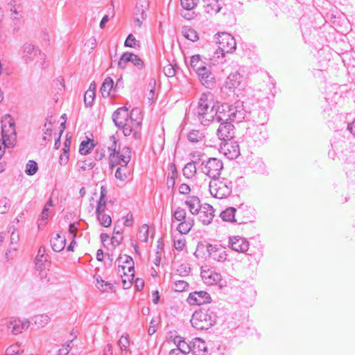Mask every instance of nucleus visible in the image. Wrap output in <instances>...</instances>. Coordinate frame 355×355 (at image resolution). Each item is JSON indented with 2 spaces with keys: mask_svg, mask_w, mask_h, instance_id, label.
<instances>
[{
  "mask_svg": "<svg viewBox=\"0 0 355 355\" xmlns=\"http://www.w3.org/2000/svg\"><path fill=\"white\" fill-rule=\"evenodd\" d=\"M246 112L242 102L236 101L232 105L223 103L216 105L214 121L217 122L236 121L241 122L245 118Z\"/></svg>",
  "mask_w": 355,
  "mask_h": 355,
  "instance_id": "1",
  "label": "nucleus"
},
{
  "mask_svg": "<svg viewBox=\"0 0 355 355\" xmlns=\"http://www.w3.org/2000/svg\"><path fill=\"white\" fill-rule=\"evenodd\" d=\"M216 103L214 101L211 93H203L198 102V106L194 112L198 121L205 126L209 125L214 121Z\"/></svg>",
  "mask_w": 355,
  "mask_h": 355,
  "instance_id": "2",
  "label": "nucleus"
},
{
  "mask_svg": "<svg viewBox=\"0 0 355 355\" xmlns=\"http://www.w3.org/2000/svg\"><path fill=\"white\" fill-rule=\"evenodd\" d=\"M217 308L202 307L196 310L192 315L191 324L197 330H207L214 326L217 322Z\"/></svg>",
  "mask_w": 355,
  "mask_h": 355,
  "instance_id": "3",
  "label": "nucleus"
},
{
  "mask_svg": "<svg viewBox=\"0 0 355 355\" xmlns=\"http://www.w3.org/2000/svg\"><path fill=\"white\" fill-rule=\"evenodd\" d=\"M209 192L211 195L218 199L227 198L232 192L233 184L230 180L218 178L209 182Z\"/></svg>",
  "mask_w": 355,
  "mask_h": 355,
  "instance_id": "4",
  "label": "nucleus"
},
{
  "mask_svg": "<svg viewBox=\"0 0 355 355\" xmlns=\"http://www.w3.org/2000/svg\"><path fill=\"white\" fill-rule=\"evenodd\" d=\"M245 137L248 144L259 146L268 139L269 136L265 126L253 123L247 128Z\"/></svg>",
  "mask_w": 355,
  "mask_h": 355,
  "instance_id": "5",
  "label": "nucleus"
},
{
  "mask_svg": "<svg viewBox=\"0 0 355 355\" xmlns=\"http://www.w3.org/2000/svg\"><path fill=\"white\" fill-rule=\"evenodd\" d=\"M9 119L8 123L1 125L2 139L0 140L1 148L5 152V148L13 147L16 142L15 123L10 115H6L5 120Z\"/></svg>",
  "mask_w": 355,
  "mask_h": 355,
  "instance_id": "6",
  "label": "nucleus"
},
{
  "mask_svg": "<svg viewBox=\"0 0 355 355\" xmlns=\"http://www.w3.org/2000/svg\"><path fill=\"white\" fill-rule=\"evenodd\" d=\"M21 57L26 63L33 62H39L40 64L44 63L45 54L42 53L40 49L31 43H25L22 46Z\"/></svg>",
  "mask_w": 355,
  "mask_h": 355,
  "instance_id": "7",
  "label": "nucleus"
},
{
  "mask_svg": "<svg viewBox=\"0 0 355 355\" xmlns=\"http://www.w3.org/2000/svg\"><path fill=\"white\" fill-rule=\"evenodd\" d=\"M223 168V162L216 157H210L201 163L202 172L213 180L218 178Z\"/></svg>",
  "mask_w": 355,
  "mask_h": 355,
  "instance_id": "8",
  "label": "nucleus"
},
{
  "mask_svg": "<svg viewBox=\"0 0 355 355\" xmlns=\"http://www.w3.org/2000/svg\"><path fill=\"white\" fill-rule=\"evenodd\" d=\"M218 35L216 42L223 55L232 53L236 49V43L233 36L227 33H218Z\"/></svg>",
  "mask_w": 355,
  "mask_h": 355,
  "instance_id": "9",
  "label": "nucleus"
},
{
  "mask_svg": "<svg viewBox=\"0 0 355 355\" xmlns=\"http://www.w3.org/2000/svg\"><path fill=\"white\" fill-rule=\"evenodd\" d=\"M200 83L208 89H213L216 85V78L211 71V67L208 66L205 69H201L198 73H196Z\"/></svg>",
  "mask_w": 355,
  "mask_h": 355,
  "instance_id": "10",
  "label": "nucleus"
},
{
  "mask_svg": "<svg viewBox=\"0 0 355 355\" xmlns=\"http://www.w3.org/2000/svg\"><path fill=\"white\" fill-rule=\"evenodd\" d=\"M130 123H126L124 126L117 127L123 130V135L127 137L132 134L133 137L138 140L141 137V121H137L130 117Z\"/></svg>",
  "mask_w": 355,
  "mask_h": 355,
  "instance_id": "11",
  "label": "nucleus"
},
{
  "mask_svg": "<svg viewBox=\"0 0 355 355\" xmlns=\"http://www.w3.org/2000/svg\"><path fill=\"white\" fill-rule=\"evenodd\" d=\"M207 250L212 259L218 262H225L227 259L225 248L221 245L207 244Z\"/></svg>",
  "mask_w": 355,
  "mask_h": 355,
  "instance_id": "12",
  "label": "nucleus"
},
{
  "mask_svg": "<svg viewBox=\"0 0 355 355\" xmlns=\"http://www.w3.org/2000/svg\"><path fill=\"white\" fill-rule=\"evenodd\" d=\"M187 301L191 305H202L210 303L211 297L210 295L204 291H194L189 293Z\"/></svg>",
  "mask_w": 355,
  "mask_h": 355,
  "instance_id": "13",
  "label": "nucleus"
},
{
  "mask_svg": "<svg viewBox=\"0 0 355 355\" xmlns=\"http://www.w3.org/2000/svg\"><path fill=\"white\" fill-rule=\"evenodd\" d=\"M232 121L220 122L216 134L220 140H230L234 137V126Z\"/></svg>",
  "mask_w": 355,
  "mask_h": 355,
  "instance_id": "14",
  "label": "nucleus"
},
{
  "mask_svg": "<svg viewBox=\"0 0 355 355\" xmlns=\"http://www.w3.org/2000/svg\"><path fill=\"white\" fill-rule=\"evenodd\" d=\"M253 219V210L250 207L242 204L236 209V223L239 224H245Z\"/></svg>",
  "mask_w": 355,
  "mask_h": 355,
  "instance_id": "15",
  "label": "nucleus"
},
{
  "mask_svg": "<svg viewBox=\"0 0 355 355\" xmlns=\"http://www.w3.org/2000/svg\"><path fill=\"white\" fill-rule=\"evenodd\" d=\"M229 245L234 251L244 253L249 249V242L245 238L234 236L230 237Z\"/></svg>",
  "mask_w": 355,
  "mask_h": 355,
  "instance_id": "16",
  "label": "nucleus"
},
{
  "mask_svg": "<svg viewBox=\"0 0 355 355\" xmlns=\"http://www.w3.org/2000/svg\"><path fill=\"white\" fill-rule=\"evenodd\" d=\"M128 110L126 107H121L112 114V121L116 127L124 126L128 122Z\"/></svg>",
  "mask_w": 355,
  "mask_h": 355,
  "instance_id": "17",
  "label": "nucleus"
},
{
  "mask_svg": "<svg viewBox=\"0 0 355 355\" xmlns=\"http://www.w3.org/2000/svg\"><path fill=\"white\" fill-rule=\"evenodd\" d=\"M8 7L11 12V18L14 20L15 29L19 28V20L22 17L21 6L17 3V0H9Z\"/></svg>",
  "mask_w": 355,
  "mask_h": 355,
  "instance_id": "18",
  "label": "nucleus"
},
{
  "mask_svg": "<svg viewBox=\"0 0 355 355\" xmlns=\"http://www.w3.org/2000/svg\"><path fill=\"white\" fill-rule=\"evenodd\" d=\"M214 208L211 205L209 204H205L200 209L199 213H197L198 215V220L203 225H208L211 223L213 220L214 216Z\"/></svg>",
  "mask_w": 355,
  "mask_h": 355,
  "instance_id": "19",
  "label": "nucleus"
},
{
  "mask_svg": "<svg viewBox=\"0 0 355 355\" xmlns=\"http://www.w3.org/2000/svg\"><path fill=\"white\" fill-rule=\"evenodd\" d=\"M242 78V76L238 71L230 73L225 82L223 89L230 92L234 91L241 85Z\"/></svg>",
  "mask_w": 355,
  "mask_h": 355,
  "instance_id": "20",
  "label": "nucleus"
},
{
  "mask_svg": "<svg viewBox=\"0 0 355 355\" xmlns=\"http://www.w3.org/2000/svg\"><path fill=\"white\" fill-rule=\"evenodd\" d=\"M224 144L225 155L230 159H234L240 155V148L235 141L227 140Z\"/></svg>",
  "mask_w": 355,
  "mask_h": 355,
  "instance_id": "21",
  "label": "nucleus"
},
{
  "mask_svg": "<svg viewBox=\"0 0 355 355\" xmlns=\"http://www.w3.org/2000/svg\"><path fill=\"white\" fill-rule=\"evenodd\" d=\"M205 11L210 15L218 13L223 8V0H203Z\"/></svg>",
  "mask_w": 355,
  "mask_h": 355,
  "instance_id": "22",
  "label": "nucleus"
},
{
  "mask_svg": "<svg viewBox=\"0 0 355 355\" xmlns=\"http://www.w3.org/2000/svg\"><path fill=\"white\" fill-rule=\"evenodd\" d=\"M6 324L8 329H10L13 334L17 335L21 333L23 329L28 327L29 322H21L19 320L11 319L9 321H7Z\"/></svg>",
  "mask_w": 355,
  "mask_h": 355,
  "instance_id": "23",
  "label": "nucleus"
},
{
  "mask_svg": "<svg viewBox=\"0 0 355 355\" xmlns=\"http://www.w3.org/2000/svg\"><path fill=\"white\" fill-rule=\"evenodd\" d=\"M192 352L194 355H207L206 343L201 338H194L192 340Z\"/></svg>",
  "mask_w": 355,
  "mask_h": 355,
  "instance_id": "24",
  "label": "nucleus"
},
{
  "mask_svg": "<svg viewBox=\"0 0 355 355\" xmlns=\"http://www.w3.org/2000/svg\"><path fill=\"white\" fill-rule=\"evenodd\" d=\"M208 66V64L203 62L199 54L193 55L191 57L189 68V69H193L196 73L201 71V69H205Z\"/></svg>",
  "mask_w": 355,
  "mask_h": 355,
  "instance_id": "25",
  "label": "nucleus"
},
{
  "mask_svg": "<svg viewBox=\"0 0 355 355\" xmlns=\"http://www.w3.org/2000/svg\"><path fill=\"white\" fill-rule=\"evenodd\" d=\"M185 205H187L189 211L192 214H197L200 211L203 205H201L200 198L198 196H190L185 201Z\"/></svg>",
  "mask_w": 355,
  "mask_h": 355,
  "instance_id": "26",
  "label": "nucleus"
},
{
  "mask_svg": "<svg viewBox=\"0 0 355 355\" xmlns=\"http://www.w3.org/2000/svg\"><path fill=\"white\" fill-rule=\"evenodd\" d=\"M174 343L177 345L175 349H179L182 353L188 354L192 352V341L189 343L185 341V339L181 336H175L174 338Z\"/></svg>",
  "mask_w": 355,
  "mask_h": 355,
  "instance_id": "27",
  "label": "nucleus"
},
{
  "mask_svg": "<svg viewBox=\"0 0 355 355\" xmlns=\"http://www.w3.org/2000/svg\"><path fill=\"white\" fill-rule=\"evenodd\" d=\"M60 232L56 234V236L51 240V248L55 252H60L65 248L66 239L62 236Z\"/></svg>",
  "mask_w": 355,
  "mask_h": 355,
  "instance_id": "28",
  "label": "nucleus"
},
{
  "mask_svg": "<svg viewBox=\"0 0 355 355\" xmlns=\"http://www.w3.org/2000/svg\"><path fill=\"white\" fill-rule=\"evenodd\" d=\"M254 121H255L259 125H263L268 120V114L266 109L259 108L255 110L253 113Z\"/></svg>",
  "mask_w": 355,
  "mask_h": 355,
  "instance_id": "29",
  "label": "nucleus"
},
{
  "mask_svg": "<svg viewBox=\"0 0 355 355\" xmlns=\"http://www.w3.org/2000/svg\"><path fill=\"white\" fill-rule=\"evenodd\" d=\"M220 217L224 221L236 223V209L232 207L227 208L220 213Z\"/></svg>",
  "mask_w": 355,
  "mask_h": 355,
  "instance_id": "30",
  "label": "nucleus"
},
{
  "mask_svg": "<svg viewBox=\"0 0 355 355\" xmlns=\"http://www.w3.org/2000/svg\"><path fill=\"white\" fill-rule=\"evenodd\" d=\"M194 225V220L193 218H187V219L180 221L177 227V230L182 234H187Z\"/></svg>",
  "mask_w": 355,
  "mask_h": 355,
  "instance_id": "31",
  "label": "nucleus"
},
{
  "mask_svg": "<svg viewBox=\"0 0 355 355\" xmlns=\"http://www.w3.org/2000/svg\"><path fill=\"white\" fill-rule=\"evenodd\" d=\"M114 81L112 78L107 77L105 78L101 87V92L103 97H109L111 94V91L113 90Z\"/></svg>",
  "mask_w": 355,
  "mask_h": 355,
  "instance_id": "32",
  "label": "nucleus"
},
{
  "mask_svg": "<svg viewBox=\"0 0 355 355\" xmlns=\"http://www.w3.org/2000/svg\"><path fill=\"white\" fill-rule=\"evenodd\" d=\"M347 150H345V152H343L344 156H345V158H343V160L345 161V166H344V170L345 171L346 175L348 176L349 173H352V172L354 171V163L353 162L354 160V156L353 154L349 155V158L347 157Z\"/></svg>",
  "mask_w": 355,
  "mask_h": 355,
  "instance_id": "33",
  "label": "nucleus"
},
{
  "mask_svg": "<svg viewBox=\"0 0 355 355\" xmlns=\"http://www.w3.org/2000/svg\"><path fill=\"white\" fill-rule=\"evenodd\" d=\"M110 141H111V144L108 146V150L110 151V157L114 158L115 156H119L120 146L117 145L118 139L114 135L110 137Z\"/></svg>",
  "mask_w": 355,
  "mask_h": 355,
  "instance_id": "34",
  "label": "nucleus"
},
{
  "mask_svg": "<svg viewBox=\"0 0 355 355\" xmlns=\"http://www.w3.org/2000/svg\"><path fill=\"white\" fill-rule=\"evenodd\" d=\"M182 33L183 36L190 41L196 42L199 39L198 33L190 27H183Z\"/></svg>",
  "mask_w": 355,
  "mask_h": 355,
  "instance_id": "35",
  "label": "nucleus"
},
{
  "mask_svg": "<svg viewBox=\"0 0 355 355\" xmlns=\"http://www.w3.org/2000/svg\"><path fill=\"white\" fill-rule=\"evenodd\" d=\"M196 161L187 163L183 168V175L187 178H191L196 173Z\"/></svg>",
  "mask_w": 355,
  "mask_h": 355,
  "instance_id": "36",
  "label": "nucleus"
},
{
  "mask_svg": "<svg viewBox=\"0 0 355 355\" xmlns=\"http://www.w3.org/2000/svg\"><path fill=\"white\" fill-rule=\"evenodd\" d=\"M204 137V132L198 130H191L187 135V139L191 143H198L202 141Z\"/></svg>",
  "mask_w": 355,
  "mask_h": 355,
  "instance_id": "37",
  "label": "nucleus"
},
{
  "mask_svg": "<svg viewBox=\"0 0 355 355\" xmlns=\"http://www.w3.org/2000/svg\"><path fill=\"white\" fill-rule=\"evenodd\" d=\"M94 140L88 139L81 142L79 148V153L81 155H87L94 148Z\"/></svg>",
  "mask_w": 355,
  "mask_h": 355,
  "instance_id": "38",
  "label": "nucleus"
},
{
  "mask_svg": "<svg viewBox=\"0 0 355 355\" xmlns=\"http://www.w3.org/2000/svg\"><path fill=\"white\" fill-rule=\"evenodd\" d=\"M97 285L96 287L102 292H110L113 289V285L108 282H105L102 279L101 276H98L96 278Z\"/></svg>",
  "mask_w": 355,
  "mask_h": 355,
  "instance_id": "39",
  "label": "nucleus"
},
{
  "mask_svg": "<svg viewBox=\"0 0 355 355\" xmlns=\"http://www.w3.org/2000/svg\"><path fill=\"white\" fill-rule=\"evenodd\" d=\"M173 285V289L176 292H182L189 287V284L181 279H177L174 277H172Z\"/></svg>",
  "mask_w": 355,
  "mask_h": 355,
  "instance_id": "40",
  "label": "nucleus"
},
{
  "mask_svg": "<svg viewBox=\"0 0 355 355\" xmlns=\"http://www.w3.org/2000/svg\"><path fill=\"white\" fill-rule=\"evenodd\" d=\"M134 56H135V54L132 53H130V52L124 53L121 55V58L119 59V60L118 62V67L120 69H125V66H126V63L129 62H132V60L134 58Z\"/></svg>",
  "mask_w": 355,
  "mask_h": 355,
  "instance_id": "41",
  "label": "nucleus"
},
{
  "mask_svg": "<svg viewBox=\"0 0 355 355\" xmlns=\"http://www.w3.org/2000/svg\"><path fill=\"white\" fill-rule=\"evenodd\" d=\"M123 230L121 228H118L116 226L114 228V234H116L111 238V243L112 245L117 246L120 245L123 241V236H121Z\"/></svg>",
  "mask_w": 355,
  "mask_h": 355,
  "instance_id": "42",
  "label": "nucleus"
},
{
  "mask_svg": "<svg viewBox=\"0 0 355 355\" xmlns=\"http://www.w3.org/2000/svg\"><path fill=\"white\" fill-rule=\"evenodd\" d=\"M34 322L38 327H44L50 322V318L46 314L35 315Z\"/></svg>",
  "mask_w": 355,
  "mask_h": 355,
  "instance_id": "43",
  "label": "nucleus"
},
{
  "mask_svg": "<svg viewBox=\"0 0 355 355\" xmlns=\"http://www.w3.org/2000/svg\"><path fill=\"white\" fill-rule=\"evenodd\" d=\"M98 220L105 227H108L112 223V218L110 215L103 214H96Z\"/></svg>",
  "mask_w": 355,
  "mask_h": 355,
  "instance_id": "44",
  "label": "nucleus"
},
{
  "mask_svg": "<svg viewBox=\"0 0 355 355\" xmlns=\"http://www.w3.org/2000/svg\"><path fill=\"white\" fill-rule=\"evenodd\" d=\"M38 170L37 164L34 160H29L26 165L25 173L28 175H35Z\"/></svg>",
  "mask_w": 355,
  "mask_h": 355,
  "instance_id": "45",
  "label": "nucleus"
},
{
  "mask_svg": "<svg viewBox=\"0 0 355 355\" xmlns=\"http://www.w3.org/2000/svg\"><path fill=\"white\" fill-rule=\"evenodd\" d=\"M124 46L125 47L139 48L140 47V42L137 40L135 36L130 33L128 35L124 42Z\"/></svg>",
  "mask_w": 355,
  "mask_h": 355,
  "instance_id": "46",
  "label": "nucleus"
},
{
  "mask_svg": "<svg viewBox=\"0 0 355 355\" xmlns=\"http://www.w3.org/2000/svg\"><path fill=\"white\" fill-rule=\"evenodd\" d=\"M173 217L178 221L187 219L185 209L180 207L173 211Z\"/></svg>",
  "mask_w": 355,
  "mask_h": 355,
  "instance_id": "47",
  "label": "nucleus"
},
{
  "mask_svg": "<svg viewBox=\"0 0 355 355\" xmlns=\"http://www.w3.org/2000/svg\"><path fill=\"white\" fill-rule=\"evenodd\" d=\"M48 264L46 257H44V258H35V269L37 270H46V265Z\"/></svg>",
  "mask_w": 355,
  "mask_h": 355,
  "instance_id": "48",
  "label": "nucleus"
},
{
  "mask_svg": "<svg viewBox=\"0 0 355 355\" xmlns=\"http://www.w3.org/2000/svg\"><path fill=\"white\" fill-rule=\"evenodd\" d=\"M129 345V336L128 334L121 336V338L118 341V345L119 346L121 351L127 352Z\"/></svg>",
  "mask_w": 355,
  "mask_h": 355,
  "instance_id": "49",
  "label": "nucleus"
},
{
  "mask_svg": "<svg viewBox=\"0 0 355 355\" xmlns=\"http://www.w3.org/2000/svg\"><path fill=\"white\" fill-rule=\"evenodd\" d=\"M135 263H132L131 265L128 266V272L129 274H127L125 272V267L124 266H119V272H123L125 277H127L128 278H130L132 279H134L135 277Z\"/></svg>",
  "mask_w": 355,
  "mask_h": 355,
  "instance_id": "50",
  "label": "nucleus"
},
{
  "mask_svg": "<svg viewBox=\"0 0 355 355\" xmlns=\"http://www.w3.org/2000/svg\"><path fill=\"white\" fill-rule=\"evenodd\" d=\"M95 98V92H91L90 90H87L84 96V103L85 107L92 106Z\"/></svg>",
  "mask_w": 355,
  "mask_h": 355,
  "instance_id": "51",
  "label": "nucleus"
},
{
  "mask_svg": "<svg viewBox=\"0 0 355 355\" xmlns=\"http://www.w3.org/2000/svg\"><path fill=\"white\" fill-rule=\"evenodd\" d=\"M20 354L19 345L17 343L9 346L5 352V355H19Z\"/></svg>",
  "mask_w": 355,
  "mask_h": 355,
  "instance_id": "52",
  "label": "nucleus"
},
{
  "mask_svg": "<svg viewBox=\"0 0 355 355\" xmlns=\"http://www.w3.org/2000/svg\"><path fill=\"white\" fill-rule=\"evenodd\" d=\"M191 272V268L188 264H182L177 270L176 275H179L181 277L187 276Z\"/></svg>",
  "mask_w": 355,
  "mask_h": 355,
  "instance_id": "53",
  "label": "nucleus"
},
{
  "mask_svg": "<svg viewBox=\"0 0 355 355\" xmlns=\"http://www.w3.org/2000/svg\"><path fill=\"white\" fill-rule=\"evenodd\" d=\"M182 8L187 10H192L197 6L195 0H181Z\"/></svg>",
  "mask_w": 355,
  "mask_h": 355,
  "instance_id": "54",
  "label": "nucleus"
},
{
  "mask_svg": "<svg viewBox=\"0 0 355 355\" xmlns=\"http://www.w3.org/2000/svg\"><path fill=\"white\" fill-rule=\"evenodd\" d=\"M203 278L207 279V283L209 284H217L220 280V275L218 273L211 274L206 278L205 275H202Z\"/></svg>",
  "mask_w": 355,
  "mask_h": 355,
  "instance_id": "55",
  "label": "nucleus"
},
{
  "mask_svg": "<svg viewBox=\"0 0 355 355\" xmlns=\"http://www.w3.org/2000/svg\"><path fill=\"white\" fill-rule=\"evenodd\" d=\"M10 209L9 200L3 198L0 200V214H6Z\"/></svg>",
  "mask_w": 355,
  "mask_h": 355,
  "instance_id": "56",
  "label": "nucleus"
},
{
  "mask_svg": "<svg viewBox=\"0 0 355 355\" xmlns=\"http://www.w3.org/2000/svg\"><path fill=\"white\" fill-rule=\"evenodd\" d=\"M139 239L143 242H147L148 239V226L147 225H142L139 231Z\"/></svg>",
  "mask_w": 355,
  "mask_h": 355,
  "instance_id": "57",
  "label": "nucleus"
},
{
  "mask_svg": "<svg viewBox=\"0 0 355 355\" xmlns=\"http://www.w3.org/2000/svg\"><path fill=\"white\" fill-rule=\"evenodd\" d=\"M83 163V165L80 166V168L83 171H86L87 169H92L96 165V163L92 159H85L83 161H79L78 164Z\"/></svg>",
  "mask_w": 355,
  "mask_h": 355,
  "instance_id": "58",
  "label": "nucleus"
},
{
  "mask_svg": "<svg viewBox=\"0 0 355 355\" xmlns=\"http://www.w3.org/2000/svg\"><path fill=\"white\" fill-rule=\"evenodd\" d=\"M155 84L156 81L155 78H151L148 83V87L149 89V96L148 99L150 101L153 100L155 96Z\"/></svg>",
  "mask_w": 355,
  "mask_h": 355,
  "instance_id": "59",
  "label": "nucleus"
},
{
  "mask_svg": "<svg viewBox=\"0 0 355 355\" xmlns=\"http://www.w3.org/2000/svg\"><path fill=\"white\" fill-rule=\"evenodd\" d=\"M49 209L46 207V205H45L42 211V218L39 220V227H40L41 225H44L46 223V220L48 219L49 217Z\"/></svg>",
  "mask_w": 355,
  "mask_h": 355,
  "instance_id": "60",
  "label": "nucleus"
},
{
  "mask_svg": "<svg viewBox=\"0 0 355 355\" xmlns=\"http://www.w3.org/2000/svg\"><path fill=\"white\" fill-rule=\"evenodd\" d=\"M164 73L168 77H173L176 74V71L173 65L168 64L164 67Z\"/></svg>",
  "mask_w": 355,
  "mask_h": 355,
  "instance_id": "61",
  "label": "nucleus"
},
{
  "mask_svg": "<svg viewBox=\"0 0 355 355\" xmlns=\"http://www.w3.org/2000/svg\"><path fill=\"white\" fill-rule=\"evenodd\" d=\"M107 200H98L96 209V214H103L105 211Z\"/></svg>",
  "mask_w": 355,
  "mask_h": 355,
  "instance_id": "62",
  "label": "nucleus"
},
{
  "mask_svg": "<svg viewBox=\"0 0 355 355\" xmlns=\"http://www.w3.org/2000/svg\"><path fill=\"white\" fill-rule=\"evenodd\" d=\"M132 63L139 69H142L144 67V62L143 60L137 55L135 54L134 58L132 60Z\"/></svg>",
  "mask_w": 355,
  "mask_h": 355,
  "instance_id": "63",
  "label": "nucleus"
},
{
  "mask_svg": "<svg viewBox=\"0 0 355 355\" xmlns=\"http://www.w3.org/2000/svg\"><path fill=\"white\" fill-rule=\"evenodd\" d=\"M180 15L182 17L187 20L193 19L195 17V12H191V10H187L183 8L180 12Z\"/></svg>",
  "mask_w": 355,
  "mask_h": 355,
  "instance_id": "64",
  "label": "nucleus"
}]
</instances>
